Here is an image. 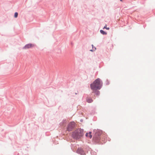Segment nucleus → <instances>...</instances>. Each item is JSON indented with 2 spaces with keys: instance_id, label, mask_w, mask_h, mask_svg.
<instances>
[{
  "instance_id": "f257e3e1",
  "label": "nucleus",
  "mask_w": 155,
  "mask_h": 155,
  "mask_svg": "<svg viewBox=\"0 0 155 155\" xmlns=\"http://www.w3.org/2000/svg\"><path fill=\"white\" fill-rule=\"evenodd\" d=\"M102 86V84L99 78L96 79L93 83L90 85L92 90L95 91L96 89H100Z\"/></svg>"
},
{
  "instance_id": "f03ea898",
  "label": "nucleus",
  "mask_w": 155,
  "mask_h": 155,
  "mask_svg": "<svg viewBox=\"0 0 155 155\" xmlns=\"http://www.w3.org/2000/svg\"><path fill=\"white\" fill-rule=\"evenodd\" d=\"M83 134V130L81 129H78L73 132L72 136L74 138L77 139L82 137Z\"/></svg>"
},
{
  "instance_id": "7ed1b4c3",
  "label": "nucleus",
  "mask_w": 155,
  "mask_h": 155,
  "mask_svg": "<svg viewBox=\"0 0 155 155\" xmlns=\"http://www.w3.org/2000/svg\"><path fill=\"white\" fill-rule=\"evenodd\" d=\"M75 123L74 122H70L68 125L67 127V130L68 131H71L74 128Z\"/></svg>"
},
{
  "instance_id": "20e7f679",
  "label": "nucleus",
  "mask_w": 155,
  "mask_h": 155,
  "mask_svg": "<svg viewBox=\"0 0 155 155\" xmlns=\"http://www.w3.org/2000/svg\"><path fill=\"white\" fill-rule=\"evenodd\" d=\"M35 45L34 44H29L25 45V47H23V49H28L33 47Z\"/></svg>"
},
{
  "instance_id": "39448f33",
  "label": "nucleus",
  "mask_w": 155,
  "mask_h": 155,
  "mask_svg": "<svg viewBox=\"0 0 155 155\" xmlns=\"http://www.w3.org/2000/svg\"><path fill=\"white\" fill-rule=\"evenodd\" d=\"M77 152L82 155H83L84 153L83 150L81 149H78L77 150Z\"/></svg>"
},
{
  "instance_id": "423d86ee",
  "label": "nucleus",
  "mask_w": 155,
  "mask_h": 155,
  "mask_svg": "<svg viewBox=\"0 0 155 155\" xmlns=\"http://www.w3.org/2000/svg\"><path fill=\"white\" fill-rule=\"evenodd\" d=\"M98 89H96L95 91H94V90H92V92L95 93L97 95H99L100 94V92L98 91Z\"/></svg>"
},
{
  "instance_id": "0eeeda50",
  "label": "nucleus",
  "mask_w": 155,
  "mask_h": 155,
  "mask_svg": "<svg viewBox=\"0 0 155 155\" xmlns=\"http://www.w3.org/2000/svg\"><path fill=\"white\" fill-rule=\"evenodd\" d=\"M91 132H89V133H87L86 134V136L87 137H89L90 138H91L92 136L91 135Z\"/></svg>"
},
{
  "instance_id": "6e6552de",
  "label": "nucleus",
  "mask_w": 155,
  "mask_h": 155,
  "mask_svg": "<svg viewBox=\"0 0 155 155\" xmlns=\"http://www.w3.org/2000/svg\"><path fill=\"white\" fill-rule=\"evenodd\" d=\"M93 100L91 98H87V102L90 103H91L93 101Z\"/></svg>"
},
{
  "instance_id": "1a4fd4ad",
  "label": "nucleus",
  "mask_w": 155,
  "mask_h": 155,
  "mask_svg": "<svg viewBox=\"0 0 155 155\" xmlns=\"http://www.w3.org/2000/svg\"><path fill=\"white\" fill-rule=\"evenodd\" d=\"M100 31V32L103 35H106L107 34V33L106 32H105L103 30H101Z\"/></svg>"
},
{
  "instance_id": "9d476101",
  "label": "nucleus",
  "mask_w": 155,
  "mask_h": 155,
  "mask_svg": "<svg viewBox=\"0 0 155 155\" xmlns=\"http://www.w3.org/2000/svg\"><path fill=\"white\" fill-rule=\"evenodd\" d=\"M18 15V13L17 12H15L14 15V17L15 18H17Z\"/></svg>"
},
{
  "instance_id": "9b49d317",
  "label": "nucleus",
  "mask_w": 155,
  "mask_h": 155,
  "mask_svg": "<svg viewBox=\"0 0 155 155\" xmlns=\"http://www.w3.org/2000/svg\"><path fill=\"white\" fill-rule=\"evenodd\" d=\"M104 28H106L107 30H109L110 28H109V27H108V28H107V25H105V26H104Z\"/></svg>"
},
{
  "instance_id": "f8f14e48",
  "label": "nucleus",
  "mask_w": 155,
  "mask_h": 155,
  "mask_svg": "<svg viewBox=\"0 0 155 155\" xmlns=\"http://www.w3.org/2000/svg\"><path fill=\"white\" fill-rule=\"evenodd\" d=\"M92 47H93V50H90V51H94V50H96V48L95 47V48H94H94H93V45H92Z\"/></svg>"
},
{
  "instance_id": "ddd939ff",
  "label": "nucleus",
  "mask_w": 155,
  "mask_h": 155,
  "mask_svg": "<svg viewBox=\"0 0 155 155\" xmlns=\"http://www.w3.org/2000/svg\"><path fill=\"white\" fill-rule=\"evenodd\" d=\"M66 121L65 120H64V121H63V122L64 123H66Z\"/></svg>"
},
{
  "instance_id": "4468645a",
  "label": "nucleus",
  "mask_w": 155,
  "mask_h": 155,
  "mask_svg": "<svg viewBox=\"0 0 155 155\" xmlns=\"http://www.w3.org/2000/svg\"><path fill=\"white\" fill-rule=\"evenodd\" d=\"M120 0V1H122V0Z\"/></svg>"
}]
</instances>
